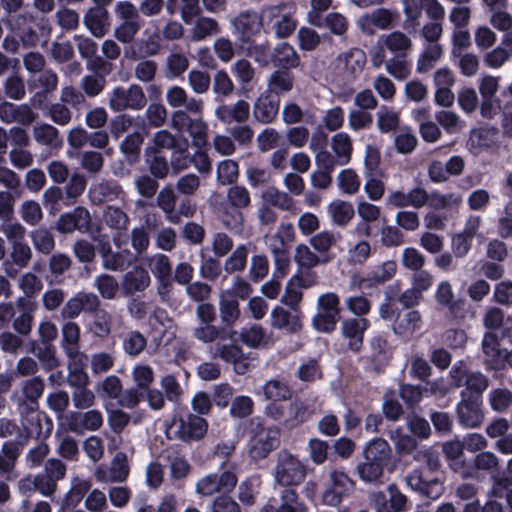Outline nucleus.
Returning <instances> with one entry per match:
<instances>
[{
	"instance_id": "obj_63",
	"label": "nucleus",
	"mask_w": 512,
	"mask_h": 512,
	"mask_svg": "<svg viewBox=\"0 0 512 512\" xmlns=\"http://www.w3.org/2000/svg\"><path fill=\"white\" fill-rule=\"evenodd\" d=\"M400 122L399 113L387 106H381L377 111V127L382 133L394 131Z\"/></svg>"
},
{
	"instance_id": "obj_26",
	"label": "nucleus",
	"mask_w": 512,
	"mask_h": 512,
	"mask_svg": "<svg viewBox=\"0 0 512 512\" xmlns=\"http://www.w3.org/2000/svg\"><path fill=\"white\" fill-rule=\"evenodd\" d=\"M166 100L172 108L184 106L186 111L198 113L202 109V101L189 98L187 92L180 86H172L167 90Z\"/></svg>"
},
{
	"instance_id": "obj_15",
	"label": "nucleus",
	"mask_w": 512,
	"mask_h": 512,
	"mask_svg": "<svg viewBox=\"0 0 512 512\" xmlns=\"http://www.w3.org/2000/svg\"><path fill=\"white\" fill-rule=\"evenodd\" d=\"M83 24L95 38H103L110 29V14L107 8L90 7L84 13Z\"/></svg>"
},
{
	"instance_id": "obj_22",
	"label": "nucleus",
	"mask_w": 512,
	"mask_h": 512,
	"mask_svg": "<svg viewBox=\"0 0 512 512\" xmlns=\"http://www.w3.org/2000/svg\"><path fill=\"white\" fill-rule=\"evenodd\" d=\"M150 282L151 277L148 271L141 266H135L124 274L121 287L126 296H131L137 292H143Z\"/></svg>"
},
{
	"instance_id": "obj_36",
	"label": "nucleus",
	"mask_w": 512,
	"mask_h": 512,
	"mask_svg": "<svg viewBox=\"0 0 512 512\" xmlns=\"http://www.w3.org/2000/svg\"><path fill=\"white\" fill-rule=\"evenodd\" d=\"M327 213L335 225L343 227L354 217L355 211L350 202L336 199L327 206Z\"/></svg>"
},
{
	"instance_id": "obj_24",
	"label": "nucleus",
	"mask_w": 512,
	"mask_h": 512,
	"mask_svg": "<svg viewBox=\"0 0 512 512\" xmlns=\"http://www.w3.org/2000/svg\"><path fill=\"white\" fill-rule=\"evenodd\" d=\"M482 350L485 364L492 369L500 368L505 360V351L500 349L497 336L491 332L484 335Z\"/></svg>"
},
{
	"instance_id": "obj_17",
	"label": "nucleus",
	"mask_w": 512,
	"mask_h": 512,
	"mask_svg": "<svg viewBox=\"0 0 512 512\" xmlns=\"http://www.w3.org/2000/svg\"><path fill=\"white\" fill-rule=\"evenodd\" d=\"M370 327L366 318H350L341 324V332L344 338L348 339L349 348L358 352L363 344L364 332Z\"/></svg>"
},
{
	"instance_id": "obj_11",
	"label": "nucleus",
	"mask_w": 512,
	"mask_h": 512,
	"mask_svg": "<svg viewBox=\"0 0 512 512\" xmlns=\"http://www.w3.org/2000/svg\"><path fill=\"white\" fill-rule=\"evenodd\" d=\"M481 397L477 395H467L462 392V400L457 406V414L461 425L468 428L478 427L484 420L481 410Z\"/></svg>"
},
{
	"instance_id": "obj_61",
	"label": "nucleus",
	"mask_w": 512,
	"mask_h": 512,
	"mask_svg": "<svg viewBox=\"0 0 512 512\" xmlns=\"http://www.w3.org/2000/svg\"><path fill=\"white\" fill-rule=\"evenodd\" d=\"M292 87L293 76L288 71L277 70L273 72L268 79V89L277 95L289 92Z\"/></svg>"
},
{
	"instance_id": "obj_52",
	"label": "nucleus",
	"mask_w": 512,
	"mask_h": 512,
	"mask_svg": "<svg viewBox=\"0 0 512 512\" xmlns=\"http://www.w3.org/2000/svg\"><path fill=\"white\" fill-rule=\"evenodd\" d=\"M310 417L308 407L301 401H294L286 406L284 426L294 428Z\"/></svg>"
},
{
	"instance_id": "obj_57",
	"label": "nucleus",
	"mask_w": 512,
	"mask_h": 512,
	"mask_svg": "<svg viewBox=\"0 0 512 512\" xmlns=\"http://www.w3.org/2000/svg\"><path fill=\"white\" fill-rule=\"evenodd\" d=\"M54 17L57 26L66 32L75 31L80 25L79 13L69 7H60Z\"/></svg>"
},
{
	"instance_id": "obj_64",
	"label": "nucleus",
	"mask_w": 512,
	"mask_h": 512,
	"mask_svg": "<svg viewBox=\"0 0 512 512\" xmlns=\"http://www.w3.org/2000/svg\"><path fill=\"white\" fill-rule=\"evenodd\" d=\"M140 29V21H121L120 24L115 27L113 36L122 44H131L134 42Z\"/></svg>"
},
{
	"instance_id": "obj_55",
	"label": "nucleus",
	"mask_w": 512,
	"mask_h": 512,
	"mask_svg": "<svg viewBox=\"0 0 512 512\" xmlns=\"http://www.w3.org/2000/svg\"><path fill=\"white\" fill-rule=\"evenodd\" d=\"M385 466L376 462L368 461L364 458L357 467V474L359 478L365 483H378L384 473Z\"/></svg>"
},
{
	"instance_id": "obj_39",
	"label": "nucleus",
	"mask_w": 512,
	"mask_h": 512,
	"mask_svg": "<svg viewBox=\"0 0 512 512\" xmlns=\"http://www.w3.org/2000/svg\"><path fill=\"white\" fill-rule=\"evenodd\" d=\"M273 62L275 66L291 69L298 67L300 60L294 47L286 42H282L274 48Z\"/></svg>"
},
{
	"instance_id": "obj_10",
	"label": "nucleus",
	"mask_w": 512,
	"mask_h": 512,
	"mask_svg": "<svg viewBox=\"0 0 512 512\" xmlns=\"http://www.w3.org/2000/svg\"><path fill=\"white\" fill-rule=\"evenodd\" d=\"M170 429L176 438L189 442L199 440L205 435L207 423L202 417L190 414L186 419L174 420Z\"/></svg>"
},
{
	"instance_id": "obj_35",
	"label": "nucleus",
	"mask_w": 512,
	"mask_h": 512,
	"mask_svg": "<svg viewBox=\"0 0 512 512\" xmlns=\"http://www.w3.org/2000/svg\"><path fill=\"white\" fill-rule=\"evenodd\" d=\"M363 454L366 460L376 462L386 467L390 459L391 449L387 441L376 438L367 443Z\"/></svg>"
},
{
	"instance_id": "obj_19",
	"label": "nucleus",
	"mask_w": 512,
	"mask_h": 512,
	"mask_svg": "<svg viewBox=\"0 0 512 512\" xmlns=\"http://www.w3.org/2000/svg\"><path fill=\"white\" fill-rule=\"evenodd\" d=\"M270 325L277 330L295 333L302 328L299 310L290 312L282 306H275L270 313Z\"/></svg>"
},
{
	"instance_id": "obj_12",
	"label": "nucleus",
	"mask_w": 512,
	"mask_h": 512,
	"mask_svg": "<svg viewBox=\"0 0 512 512\" xmlns=\"http://www.w3.org/2000/svg\"><path fill=\"white\" fill-rule=\"evenodd\" d=\"M365 63V52L359 48H352L338 55L336 68L345 81H351L362 72Z\"/></svg>"
},
{
	"instance_id": "obj_16",
	"label": "nucleus",
	"mask_w": 512,
	"mask_h": 512,
	"mask_svg": "<svg viewBox=\"0 0 512 512\" xmlns=\"http://www.w3.org/2000/svg\"><path fill=\"white\" fill-rule=\"evenodd\" d=\"M26 433L20 434L17 441H8L2 444L0 454V475L11 473L21 453V446L25 445L30 438V432L25 428Z\"/></svg>"
},
{
	"instance_id": "obj_41",
	"label": "nucleus",
	"mask_w": 512,
	"mask_h": 512,
	"mask_svg": "<svg viewBox=\"0 0 512 512\" xmlns=\"http://www.w3.org/2000/svg\"><path fill=\"white\" fill-rule=\"evenodd\" d=\"M331 148L339 165L349 163L352 154V140L345 132L335 134L331 139Z\"/></svg>"
},
{
	"instance_id": "obj_37",
	"label": "nucleus",
	"mask_w": 512,
	"mask_h": 512,
	"mask_svg": "<svg viewBox=\"0 0 512 512\" xmlns=\"http://www.w3.org/2000/svg\"><path fill=\"white\" fill-rule=\"evenodd\" d=\"M189 30V38L192 42H199L213 36L220 31L218 22L209 17H198Z\"/></svg>"
},
{
	"instance_id": "obj_5",
	"label": "nucleus",
	"mask_w": 512,
	"mask_h": 512,
	"mask_svg": "<svg viewBox=\"0 0 512 512\" xmlns=\"http://www.w3.org/2000/svg\"><path fill=\"white\" fill-rule=\"evenodd\" d=\"M108 104L110 109L114 112H122L125 110L139 111L146 107L147 97L141 86L131 84L126 88H114L110 94Z\"/></svg>"
},
{
	"instance_id": "obj_60",
	"label": "nucleus",
	"mask_w": 512,
	"mask_h": 512,
	"mask_svg": "<svg viewBox=\"0 0 512 512\" xmlns=\"http://www.w3.org/2000/svg\"><path fill=\"white\" fill-rule=\"evenodd\" d=\"M112 323V315L106 310H100L94 314L90 331L98 338H107L111 334Z\"/></svg>"
},
{
	"instance_id": "obj_9",
	"label": "nucleus",
	"mask_w": 512,
	"mask_h": 512,
	"mask_svg": "<svg viewBox=\"0 0 512 512\" xmlns=\"http://www.w3.org/2000/svg\"><path fill=\"white\" fill-rule=\"evenodd\" d=\"M61 348L67 360L85 362L87 355L81 351V330L76 322L68 321L61 328Z\"/></svg>"
},
{
	"instance_id": "obj_44",
	"label": "nucleus",
	"mask_w": 512,
	"mask_h": 512,
	"mask_svg": "<svg viewBox=\"0 0 512 512\" xmlns=\"http://www.w3.org/2000/svg\"><path fill=\"white\" fill-rule=\"evenodd\" d=\"M144 135L139 131L128 134L120 144V151L124 154L129 163H136L139 160L141 146L144 142Z\"/></svg>"
},
{
	"instance_id": "obj_34",
	"label": "nucleus",
	"mask_w": 512,
	"mask_h": 512,
	"mask_svg": "<svg viewBox=\"0 0 512 512\" xmlns=\"http://www.w3.org/2000/svg\"><path fill=\"white\" fill-rule=\"evenodd\" d=\"M44 391V379L40 376H33L28 379H25L20 385V390L13 392L11 396H17L24 400L39 403V400L43 396Z\"/></svg>"
},
{
	"instance_id": "obj_54",
	"label": "nucleus",
	"mask_w": 512,
	"mask_h": 512,
	"mask_svg": "<svg viewBox=\"0 0 512 512\" xmlns=\"http://www.w3.org/2000/svg\"><path fill=\"white\" fill-rule=\"evenodd\" d=\"M435 119L448 134L460 133L465 127V122L451 110H440L436 112Z\"/></svg>"
},
{
	"instance_id": "obj_50",
	"label": "nucleus",
	"mask_w": 512,
	"mask_h": 512,
	"mask_svg": "<svg viewBox=\"0 0 512 512\" xmlns=\"http://www.w3.org/2000/svg\"><path fill=\"white\" fill-rule=\"evenodd\" d=\"M105 76L97 73L88 74L82 77L79 88L85 97L95 98L102 94L106 87Z\"/></svg>"
},
{
	"instance_id": "obj_8",
	"label": "nucleus",
	"mask_w": 512,
	"mask_h": 512,
	"mask_svg": "<svg viewBox=\"0 0 512 512\" xmlns=\"http://www.w3.org/2000/svg\"><path fill=\"white\" fill-rule=\"evenodd\" d=\"M38 115L28 103L15 104L8 100L0 102V121L4 124H19L29 126Z\"/></svg>"
},
{
	"instance_id": "obj_58",
	"label": "nucleus",
	"mask_w": 512,
	"mask_h": 512,
	"mask_svg": "<svg viewBox=\"0 0 512 512\" xmlns=\"http://www.w3.org/2000/svg\"><path fill=\"white\" fill-rule=\"evenodd\" d=\"M148 266L152 273L162 282L166 283L169 281L172 267L169 258L161 253H157L148 258Z\"/></svg>"
},
{
	"instance_id": "obj_32",
	"label": "nucleus",
	"mask_w": 512,
	"mask_h": 512,
	"mask_svg": "<svg viewBox=\"0 0 512 512\" xmlns=\"http://www.w3.org/2000/svg\"><path fill=\"white\" fill-rule=\"evenodd\" d=\"M421 316L418 311L412 310L407 311L404 314H400L394 323L393 330L396 334L410 338L416 331L420 329Z\"/></svg>"
},
{
	"instance_id": "obj_21",
	"label": "nucleus",
	"mask_w": 512,
	"mask_h": 512,
	"mask_svg": "<svg viewBox=\"0 0 512 512\" xmlns=\"http://www.w3.org/2000/svg\"><path fill=\"white\" fill-rule=\"evenodd\" d=\"M397 271V264L393 260L385 261L377 269L366 276L355 278V284L359 289H368L389 281Z\"/></svg>"
},
{
	"instance_id": "obj_59",
	"label": "nucleus",
	"mask_w": 512,
	"mask_h": 512,
	"mask_svg": "<svg viewBox=\"0 0 512 512\" xmlns=\"http://www.w3.org/2000/svg\"><path fill=\"white\" fill-rule=\"evenodd\" d=\"M262 390L266 399L272 401H285L291 396V390L287 383L279 379L267 381L263 385Z\"/></svg>"
},
{
	"instance_id": "obj_29",
	"label": "nucleus",
	"mask_w": 512,
	"mask_h": 512,
	"mask_svg": "<svg viewBox=\"0 0 512 512\" xmlns=\"http://www.w3.org/2000/svg\"><path fill=\"white\" fill-rule=\"evenodd\" d=\"M32 255L33 252L31 247L25 242L11 245L9 261L4 264L6 274L10 277L14 276L12 269L8 268L11 265L18 267L19 269L26 268L32 259Z\"/></svg>"
},
{
	"instance_id": "obj_46",
	"label": "nucleus",
	"mask_w": 512,
	"mask_h": 512,
	"mask_svg": "<svg viewBox=\"0 0 512 512\" xmlns=\"http://www.w3.org/2000/svg\"><path fill=\"white\" fill-rule=\"evenodd\" d=\"M303 280L298 277H292L286 284L281 302L290 307L293 311L298 310L299 303L302 300V289L305 288Z\"/></svg>"
},
{
	"instance_id": "obj_30",
	"label": "nucleus",
	"mask_w": 512,
	"mask_h": 512,
	"mask_svg": "<svg viewBox=\"0 0 512 512\" xmlns=\"http://www.w3.org/2000/svg\"><path fill=\"white\" fill-rule=\"evenodd\" d=\"M497 134L495 128H479L470 132L468 140L469 150L478 155L482 151L490 148L494 144V138Z\"/></svg>"
},
{
	"instance_id": "obj_31",
	"label": "nucleus",
	"mask_w": 512,
	"mask_h": 512,
	"mask_svg": "<svg viewBox=\"0 0 512 512\" xmlns=\"http://www.w3.org/2000/svg\"><path fill=\"white\" fill-rule=\"evenodd\" d=\"M34 140L51 149H58L62 146L59 131L56 127L48 123H42L33 127Z\"/></svg>"
},
{
	"instance_id": "obj_43",
	"label": "nucleus",
	"mask_w": 512,
	"mask_h": 512,
	"mask_svg": "<svg viewBox=\"0 0 512 512\" xmlns=\"http://www.w3.org/2000/svg\"><path fill=\"white\" fill-rule=\"evenodd\" d=\"M176 202L177 195L170 186L162 188L156 198L157 206L164 212L166 219L171 223L179 222V216L174 214Z\"/></svg>"
},
{
	"instance_id": "obj_20",
	"label": "nucleus",
	"mask_w": 512,
	"mask_h": 512,
	"mask_svg": "<svg viewBox=\"0 0 512 512\" xmlns=\"http://www.w3.org/2000/svg\"><path fill=\"white\" fill-rule=\"evenodd\" d=\"M278 443L276 430L261 429L251 438L250 455L256 460L263 459L277 447Z\"/></svg>"
},
{
	"instance_id": "obj_33",
	"label": "nucleus",
	"mask_w": 512,
	"mask_h": 512,
	"mask_svg": "<svg viewBox=\"0 0 512 512\" xmlns=\"http://www.w3.org/2000/svg\"><path fill=\"white\" fill-rule=\"evenodd\" d=\"M379 43H382L395 56L401 57L406 56L412 47L411 39L400 31L382 35Z\"/></svg>"
},
{
	"instance_id": "obj_49",
	"label": "nucleus",
	"mask_w": 512,
	"mask_h": 512,
	"mask_svg": "<svg viewBox=\"0 0 512 512\" xmlns=\"http://www.w3.org/2000/svg\"><path fill=\"white\" fill-rule=\"evenodd\" d=\"M30 238L34 248L44 255H49L55 248V239L51 231L43 226L31 231Z\"/></svg>"
},
{
	"instance_id": "obj_45",
	"label": "nucleus",
	"mask_w": 512,
	"mask_h": 512,
	"mask_svg": "<svg viewBox=\"0 0 512 512\" xmlns=\"http://www.w3.org/2000/svg\"><path fill=\"white\" fill-rule=\"evenodd\" d=\"M261 25L263 26L262 15L258 16L254 12H243L233 21L234 28L243 38L258 32Z\"/></svg>"
},
{
	"instance_id": "obj_56",
	"label": "nucleus",
	"mask_w": 512,
	"mask_h": 512,
	"mask_svg": "<svg viewBox=\"0 0 512 512\" xmlns=\"http://www.w3.org/2000/svg\"><path fill=\"white\" fill-rule=\"evenodd\" d=\"M19 213L24 223L29 226H37L44 217L40 203L32 199L21 203Z\"/></svg>"
},
{
	"instance_id": "obj_48",
	"label": "nucleus",
	"mask_w": 512,
	"mask_h": 512,
	"mask_svg": "<svg viewBox=\"0 0 512 512\" xmlns=\"http://www.w3.org/2000/svg\"><path fill=\"white\" fill-rule=\"evenodd\" d=\"M146 162L148 164L150 175L155 179H165L169 175L171 163L161 154L154 153L150 150H144Z\"/></svg>"
},
{
	"instance_id": "obj_1",
	"label": "nucleus",
	"mask_w": 512,
	"mask_h": 512,
	"mask_svg": "<svg viewBox=\"0 0 512 512\" xmlns=\"http://www.w3.org/2000/svg\"><path fill=\"white\" fill-rule=\"evenodd\" d=\"M189 142L187 138H177L168 130H158L146 146L145 150L161 154L162 150H171V168L175 174L180 173L189 167L188 155Z\"/></svg>"
},
{
	"instance_id": "obj_28",
	"label": "nucleus",
	"mask_w": 512,
	"mask_h": 512,
	"mask_svg": "<svg viewBox=\"0 0 512 512\" xmlns=\"http://www.w3.org/2000/svg\"><path fill=\"white\" fill-rule=\"evenodd\" d=\"M75 422L69 423V429L72 432H78L80 429L88 431H97L103 425V416L100 411L92 409L84 413L75 412L70 415Z\"/></svg>"
},
{
	"instance_id": "obj_3",
	"label": "nucleus",
	"mask_w": 512,
	"mask_h": 512,
	"mask_svg": "<svg viewBox=\"0 0 512 512\" xmlns=\"http://www.w3.org/2000/svg\"><path fill=\"white\" fill-rule=\"evenodd\" d=\"M340 299L332 292L322 294L317 299V313L312 318V326L318 332H332L340 317Z\"/></svg>"
},
{
	"instance_id": "obj_40",
	"label": "nucleus",
	"mask_w": 512,
	"mask_h": 512,
	"mask_svg": "<svg viewBox=\"0 0 512 512\" xmlns=\"http://www.w3.org/2000/svg\"><path fill=\"white\" fill-rule=\"evenodd\" d=\"M242 341L252 348H266L273 345L272 333H268L262 326L254 325L240 334Z\"/></svg>"
},
{
	"instance_id": "obj_47",
	"label": "nucleus",
	"mask_w": 512,
	"mask_h": 512,
	"mask_svg": "<svg viewBox=\"0 0 512 512\" xmlns=\"http://www.w3.org/2000/svg\"><path fill=\"white\" fill-rule=\"evenodd\" d=\"M11 402L15 406L23 425L33 423L34 420L37 423L40 422V414L38 413L39 403L24 400L17 396H11Z\"/></svg>"
},
{
	"instance_id": "obj_51",
	"label": "nucleus",
	"mask_w": 512,
	"mask_h": 512,
	"mask_svg": "<svg viewBox=\"0 0 512 512\" xmlns=\"http://www.w3.org/2000/svg\"><path fill=\"white\" fill-rule=\"evenodd\" d=\"M4 95L7 99L20 101L26 96V85L23 77L17 73L8 76L3 84Z\"/></svg>"
},
{
	"instance_id": "obj_18",
	"label": "nucleus",
	"mask_w": 512,
	"mask_h": 512,
	"mask_svg": "<svg viewBox=\"0 0 512 512\" xmlns=\"http://www.w3.org/2000/svg\"><path fill=\"white\" fill-rule=\"evenodd\" d=\"M395 14L388 9L379 8L361 16L358 20L360 29L368 34L375 33V29L385 30L390 27Z\"/></svg>"
},
{
	"instance_id": "obj_2",
	"label": "nucleus",
	"mask_w": 512,
	"mask_h": 512,
	"mask_svg": "<svg viewBox=\"0 0 512 512\" xmlns=\"http://www.w3.org/2000/svg\"><path fill=\"white\" fill-rule=\"evenodd\" d=\"M296 8L292 4L270 6L262 11L263 26L277 38H287L297 27Z\"/></svg>"
},
{
	"instance_id": "obj_7",
	"label": "nucleus",
	"mask_w": 512,
	"mask_h": 512,
	"mask_svg": "<svg viewBox=\"0 0 512 512\" xmlns=\"http://www.w3.org/2000/svg\"><path fill=\"white\" fill-rule=\"evenodd\" d=\"M450 375L457 387L462 385L466 386L464 392H466L467 395H477L481 397V394L488 387V379L486 376L481 372H469L462 362H457L453 366Z\"/></svg>"
},
{
	"instance_id": "obj_4",
	"label": "nucleus",
	"mask_w": 512,
	"mask_h": 512,
	"mask_svg": "<svg viewBox=\"0 0 512 512\" xmlns=\"http://www.w3.org/2000/svg\"><path fill=\"white\" fill-rule=\"evenodd\" d=\"M354 490V481L342 470L329 471L325 488L322 492V503L335 507Z\"/></svg>"
},
{
	"instance_id": "obj_25",
	"label": "nucleus",
	"mask_w": 512,
	"mask_h": 512,
	"mask_svg": "<svg viewBox=\"0 0 512 512\" xmlns=\"http://www.w3.org/2000/svg\"><path fill=\"white\" fill-rule=\"evenodd\" d=\"M99 253L104 269L123 271L127 265L124 252L114 251L107 240L98 241Z\"/></svg>"
},
{
	"instance_id": "obj_6",
	"label": "nucleus",
	"mask_w": 512,
	"mask_h": 512,
	"mask_svg": "<svg viewBox=\"0 0 512 512\" xmlns=\"http://www.w3.org/2000/svg\"><path fill=\"white\" fill-rule=\"evenodd\" d=\"M304 477L305 468L298 459L287 452L279 454L275 479L280 485H298Z\"/></svg>"
},
{
	"instance_id": "obj_14",
	"label": "nucleus",
	"mask_w": 512,
	"mask_h": 512,
	"mask_svg": "<svg viewBox=\"0 0 512 512\" xmlns=\"http://www.w3.org/2000/svg\"><path fill=\"white\" fill-rule=\"evenodd\" d=\"M91 222L90 212L85 207L78 206L73 211L64 213L59 217L56 229L62 234H70L74 231H88Z\"/></svg>"
},
{
	"instance_id": "obj_13",
	"label": "nucleus",
	"mask_w": 512,
	"mask_h": 512,
	"mask_svg": "<svg viewBox=\"0 0 512 512\" xmlns=\"http://www.w3.org/2000/svg\"><path fill=\"white\" fill-rule=\"evenodd\" d=\"M102 218L105 225L115 232L113 243L120 248L124 243L123 235L128 231L130 224L128 214L119 207L108 205L103 211Z\"/></svg>"
},
{
	"instance_id": "obj_53",
	"label": "nucleus",
	"mask_w": 512,
	"mask_h": 512,
	"mask_svg": "<svg viewBox=\"0 0 512 512\" xmlns=\"http://www.w3.org/2000/svg\"><path fill=\"white\" fill-rule=\"evenodd\" d=\"M32 352L36 356L38 364H41L47 372L53 371L61 365V360L53 345H43V347L34 348Z\"/></svg>"
},
{
	"instance_id": "obj_27",
	"label": "nucleus",
	"mask_w": 512,
	"mask_h": 512,
	"mask_svg": "<svg viewBox=\"0 0 512 512\" xmlns=\"http://www.w3.org/2000/svg\"><path fill=\"white\" fill-rule=\"evenodd\" d=\"M160 34L154 33L145 40L138 42V49L135 47H128L124 51V56L128 60H137L139 58H145L155 56L161 51V44L159 42Z\"/></svg>"
},
{
	"instance_id": "obj_62",
	"label": "nucleus",
	"mask_w": 512,
	"mask_h": 512,
	"mask_svg": "<svg viewBox=\"0 0 512 512\" xmlns=\"http://www.w3.org/2000/svg\"><path fill=\"white\" fill-rule=\"evenodd\" d=\"M80 166L91 175L99 174L104 167L103 154L95 150H86L80 153Z\"/></svg>"
},
{
	"instance_id": "obj_38",
	"label": "nucleus",
	"mask_w": 512,
	"mask_h": 512,
	"mask_svg": "<svg viewBox=\"0 0 512 512\" xmlns=\"http://www.w3.org/2000/svg\"><path fill=\"white\" fill-rule=\"evenodd\" d=\"M443 55V48L439 43H427L418 57L416 70L419 73L430 71Z\"/></svg>"
},
{
	"instance_id": "obj_42",
	"label": "nucleus",
	"mask_w": 512,
	"mask_h": 512,
	"mask_svg": "<svg viewBox=\"0 0 512 512\" xmlns=\"http://www.w3.org/2000/svg\"><path fill=\"white\" fill-rule=\"evenodd\" d=\"M279 110V101L271 99L267 95H261L254 105V115L261 123H270L274 120Z\"/></svg>"
},
{
	"instance_id": "obj_23",
	"label": "nucleus",
	"mask_w": 512,
	"mask_h": 512,
	"mask_svg": "<svg viewBox=\"0 0 512 512\" xmlns=\"http://www.w3.org/2000/svg\"><path fill=\"white\" fill-rule=\"evenodd\" d=\"M123 195L124 191L120 185L106 180L94 184L89 190V198L94 205L118 200Z\"/></svg>"
}]
</instances>
